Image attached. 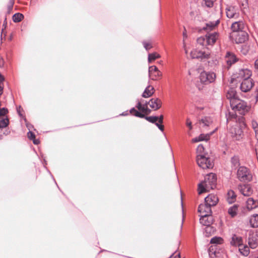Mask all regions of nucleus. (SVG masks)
Segmentation results:
<instances>
[{"label": "nucleus", "mask_w": 258, "mask_h": 258, "mask_svg": "<svg viewBox=\"0 0 258 258\" xmlns=\"http://www.w3.org/2000/svg\"><path fill=\"white\" fill-rule=\"evenodd\" d=\"M217 182L216 175L211 173L205 177L204 181L198 185L199 194H201L204 192L208 191L211 189L216 187Z\"/></svg>", "instance_id": "1"}, {"label": "nucleus", "mask_w": 258, "mask_h": 258, "mask_svg": "<svg viewBox=\"0 0 258 258\" xmlns=\"http://www.w3.org/2000/svg\"><path fill=\"white\" fill-rule=\"evenodd\" d=\"M231 107L234 111H238L240 114H244L247 111L248 106L246 102L239 98H233L231 100Z\"/></svg>", "instance_id": "2"}, {"label": "nucleus", "mask_w": 258, "mask_h": 258, "mask_svg": "<svg viewBox=\"0 0 258 258\" xmlns=\"http://www.w3.org/2000/svg\"><path fill=\"white\" fill-rule=\"evenodd\" d=\"M197 162L198 165L204 169L212 168L214 166L213 162L211 161L210 158L203 154L197 155Z\"/></svg>", "instance_id": "3"}, {"label": "nucleus", "mask_w": 258, "mask_h": 258, "mask_svg": "<svg viewBox=\"0 0 258 258\" xmlns=\"http://www.w3.org/2000/svg\"><path fill=\"white\" fill-rule=\"evenodd\" d=\"M237 176L241 181H250L252 179V176L249 169L244 166H240L238 168Z\"/></svg>", "instance_id": "4"}, {"label": "nucleus", "mask_w": 258, "mask_h": 258, "mask_svg": "<svg viewBox=\"0 0 258 258\" xmlns=\"http://www.w3.org/2000/svg\"><path fill=\"white\" fill-rule=\"evenodd\" d=\"M230 37L236 43H242L248 39V34L245 31L232 32Z\"/></svg>", "instance_id": "5"}, {"label": "nucleus", "mask_w": 258, "mask_h": 258, "mask_svg": "<svg viewBox=\"0 0 258 258\" xmlns=\"http://www.w3.org/2000/svg\"><path fill=\"white\" fill-rule=\"evenodd\" d=\"M216 76L214 72H202L200 76L201 82L205 84H209L215 81Z\"/></svg>", "instance_id": "6"}, {"label": "nucleus", "mask_w": 258, "mask_h": 258, "mask_svg": "<svg viewBox=\"0 0 258 258\" xmlns=\"http://www.w3.org/2000/svg\"><path fill=\"white\" fill-rule=\"evenodd\" d=\"M229 133L234 140L239 141L242 138L243 132L240 126L237 124L230 128Z\"/></svg>", "instance_id": "7"}, {"label": "nucleus", "mask_w": 258, "mask_h": 258, "mask_svg": "<svg viewBox=\"0 0 258 258\" xmlns=\"http://www.w3.org/2000/svg\"><path fill=\"white\" fill-rule=\"evenodd\" d=\"M254 85V82L250 78L243 79L240 84V89L243 92H247L250 90Z\"/></svg>", "instance_id": "8"}, {"label": "nucleus", "mask_w": 258, "mask_h": 258, "mask_svg": "<svg viewBox=\"0 0 258 258\" xmlns=\"http://www.w3.org/2000/svg\"><path fill=\"white\" fill-rule=\"evenodd\" d=\"M213 118L211 116H205L202 117L198 121L200 127L207 129L213 123Z\"/></svg>", "instance_id": "9"}, {"label": "nucleus", "mask_w": 258, "mask_h": 258, "mask_svg": "<svg viewBox=\"0 0 258 258\" xmlns=\"http://www.w3.org/2000/svg\"><path fill=\"white\" fill-rule=\"evenodd\" d=\"M226 16L230 19H237L239 16L238 10L233 6H228L226 9Z\"/></svg>", "instance_id": "10"}, {"label": "nucleus", "mask_w": 258, "mask_h": 258, "mask_svg": "<svg viewBox=\"0 0 258 258\" xmlns=\"http://www.w3.org/2000/svg\"><path fill=\"white\" fill-rule=\"evenodd\" d=\"M210 55L209 52H206L197 49L193 50L190 52V56L192 58H208Z\"/></svg>", "instance_id": "11"}, {"label": "nucleus", "mask_w": 258, "mask_h": 258, "mask_svg": "<svg viewBox=\"0 0 258 258\" xmlns=\"http://www.w3.org/2000/svg\"><path fill=\"white\" fill-rule=\"evenodd\" d=\"M162 73L155 66L149 67V76L153 80H156L157 78L161 76Z\"/></svg>", "instance_id": "12"}, {"label": "nucleus", "mask_w": 258, "mask_h": 258, "mask_svg": "<svg viewBox=\"0 0 258 258\" xmlns=\"http://www.w3.org/2000/svg\"><path fill=\"white\" fill-rule=\"evenodd\" d=\"M225 57L228 68L230 67L233 64L238 60V58L236 56L235 54L230 51L226 52Z\"/></svg>", "instance_id": "13"}, {"label": "nucleus", "mask_w": 258, "mask_h": 258, "mask_svg": "<svg viewBox=\"0 0 258 258\" xmlns=\"http://www.w3.org/2000/svg\"><path fill=\"white\" fill-rule=\"evenodd\" d=\"M200 222L203 225L209 226L211 225L213 221V218L212 214L210 215H200Z\"/></svg>", "instance_id": "14"}, {"label": "nucleus", "mask_w": 258, "mask_h": 258, "mask_svg": "<svg viewBox=\"0 0 258 258\" xmlns=\"http://www.w3.org/2000/svg\"><path fill=\"white\" fill-rule=\"evenodd\" d=\"M198 212L200 213V215H210L212 213L211 207L208 205L205 202V204H202L198 207Z\"/></svg>", "instance_id": "15"}, {"label": "nucleus", "mask_w": 258, "mask_h": 258, "mask_svg": "<svg viewBox=\"0 0 258 258\" xmlns=\"http://www.w3.org/2000/svg\"><path fill=\"white\" fill-rule=\"evenodd\" d=\"M238 188L244 196L248 197L252 194V189L249 185L240 184L238 185Z\"/></svg>", "instance_id": "16"}, {"label": "nucleus", "mask_w": 258, "mask_h": 258, "mask_svg": "<svg viewBox=\"0 0 258 258\" xmlns=\"http://www.w3.org/2000/svg\"><path fill=\"white\" fill-rule=\"evenodd\" d=\"M218 36V33L216 32L206 34L205 36L208 46H212L216 42Z\"/></svg>", "instance_id": "17"}, {"label": "nucleus", "mask_w": 258, "mask_h": 258, "mask_svg": "<svg viewBox=\"0 0 258 258\" xmlns=\"http://www.w3.org/2000/svg\"><path fill=\"white\" fill-rule=\"evenodd\" d=\"M218 202V197L214 194H209L205 198V202L211 207L216 206Z\"/></svg>", "instance_id": "18"}, {"label": "nucleus", "mask_w": 258, "mask_h": 258, "mask_svg": "<svg viewBox=\"0 0 258 258\" xmlns=\"http://www.w3.org/2000/svg\"><path fill=\"white\" fill-rule=\"evenodd\" d=\"M217 128L209 134H201L198 137L192 139V142L194 143H197L201 141H207L210 139V136L215 132Z\"/></svg>", "instance_id": "19"}, {"label": "nucleus", "mask_w": 258, "mask_h": 258, "mask_svg": "<svg viewBox=\"0 0 258 258\" xmlns=\"http://www.w3.org/2000/svg\"><path fill=\"white\" fill-rule=\"evenodd\" d=\"M244 23L242 21H235L232 23L231 25V29L232 32H239L240 31H244Z\"/></svg>", "instance_id": "20"}, {"label": "nucleus", "mask_w": 258, "mask_h": 258, "mask_svg": "<svg viewBox=\"0 0 258 258\" xmlns=\"http://www.w3.org/2000/svg\"><path fill=\"white\" fill-rule=\"evenodd\" d=\"M148 103L153 109L156 110L159 109L162 105V102L158 98H152L148 101Z\"/></svg>", "instance_id": "21"}, {"label": "nucleus", "mask_w": 258, "mask_h": 258, "mask_svg": "<svg viewBox=\"0 0 258 258\" xmlns=\"http://www.w3.org/2000/svg\"><path fill=\"white\" fill-rule=\"evenodd\" d=\"M251 76V72L248 69H241L239 71L237 78L242 79H246L250 78Z\"/></svg>", "instance_id": "22"}, {"label": "nucleus", "mask_w": 258, "mask_h": 258, "mask_svg": "<svg viewBox=\"0 0 258 258\" xmlns=\"http://www.w3.org/2000/svg\"><path fill=\"white\" fill-rule=\"evenodd\" d=\"M242 238L241 237L237 236L236 234H233L231 237L230 243L234 246H241L242 245Z\"/></svg>", "instance_id": "23"}, {"label": "nucleus", "mask_w": 258, "mask_h": 258, "mask_svg": "<svg viewBox=\"0 0 258 258\" xmlns=\"http://www.w3.org/2000/svg\"><path fill=\"white\" fill-rule=\"evenodd\" d=\"M246 206L248 210H252L258 207V201L252 198H249L246 201Z\"/></svg>", "instance_id": "24"}, {"label": "nucleus", "mask_w": 258, "mask_h": 258, "mask_svg": "<svg viewBox=\"0 0 258 258\" xmlns=\"http://www.w3.org/2000/svg\"><path fill=\"white\" fill-rule=\"evenodd\" d=\"M238 207L239 206L238 205L235 204L230 207L228 209V213L232 218H234L237 215Z\"/></svg>", "instance_id": "25"}, {"label": "nucleus", "mask_w": 258, "mask_h": 258, "mask_svg": "<svg viewBox=\"0 0 258 258\" xmlns=\"http://www.w3.org/2000/svg\"><path fill=\"white\" fill-rule=\"evenodd\" d=\"M249 223L251 227H258V214H255L252 215L249 219Z\"/></svg>", "instance_id": "26"}, {"label": "nucleus", "mask_w": 258, "mask_h": 258, "mask_svg": "<svg viewBox=\"0 0 258 258\" xmlns=\"http://www.w3.org/2000/svg\"><path fill=\"white\" fill-rule=\"evenodd\" d=\"M154 94V88L152 86H149L145 89L142 94V96L144 98H148Z\"/></svg>", "instance_id": "27"}, {"label": "nucleus", "mask_w": 258, "mask_h": 258, "mask_svg": "<svg viewBox=\"0 0 258 258\" xmlns=\"http://www.w3.org/2000/svg\"><path fill=\"white\" fill-rule=\"evenodd\" d=\"M231 167L233 169H236L239 166V159L238 156H234L231 158Z\"/></svg>", "instance_id": "28"}, {"label": "nucleus", "mask_w": 258, "mask_h": 258, "mask_svg": "<svg viewBox=\"0 0 258 258\" xmlns=\"http://www.w3.org/2000/svg\"><path fill=\"white\" fill-rule=\"evenodd\" d=\"M236 194L233 190H230L227 194V200L229 204H232L236 200Z\"/></svg>", "instance_id": "29"}, {"label": "nucleus", "mask_w": 258, "mask_h": 258, "mask_svg": "<svg viewBox=\"0 0 258 258\" xmlns=\"http://www.w3.org/2000/svg\"><path fill=\"white\" fill-rule=\"evenodd\" d=\"M239 251L243 255L247 256L249 253V248L247 246H243L242 244V246L239 247Z\"/></svg>", "instance_id": "30"}, {"label": "nucleus", "mask_w": 258, "mask_h": 258, "mask_svg": "<svg viewBox=\"0 0 258 258\" xmlns=\"http://www.w3.org/2000/svg\"><path fill=\"white\" fill-rule=\"evenodd\" d=\"M23 18V15L19 13H16L13 16V20L15 23L21 21Z\"/></svg>", "instance_id": "31"}, {"label": "nucleus", "mask_w": 258, "mask_h": 258, "mask_svg": "<svg viewBox=\"0 0 258 258\" xmlns=\"http://www.w3.org/2000/svg\"><path fill=\"white\" fill-rule=\"evenodd\" d=\"M227 97L228 99L230 100V104H231V100L233 98H238L236 97V92L231 89L229 91H228L227 94Z\"/></svg>", "instance_id": "32"}, {"label": "nucleus", "mask_w": 258, "mask_h": 258, "mask_svg": "<svg viewBox=\"0 0 258 258\" xmlns=\"http://www.w3.org/2000/svg\"><path fill=\"white\" fill-rule=\"evenodd\" d=\"M206 41H206L205 35L201 36L197 39L198 44H199L202 46H205L206 47H208V45L207 44ZM207 48H208V47H207Z\"/></svg>", "instance_id": "33"}, {"label": "nucleus", "mask_w": 258, "mask_h": 258, "mask_svg": "<svg viewBox=\"0 0 258 258\" xmlns=\"http://www.w3.org/2000/svg\"><path fill=\"white\" fill-rule=\"evenodd\" d=\"M160 57V55L156 52L152 53H149L148 54V62H151L152 61L155 60L156 59L159 58Z\"/></svg>", "instance_id": "34"}, {"label": "nucleus", "mask_w": 258, "mask_h": 258, "mask_svg": "<svg viewBox=\"0 0 258 258\" xmlns=\"http://www.w3.org/2000/svg\"><path fill=\"white\" fill-rule=\"evenodd\" d=\"M248 244L249 246L254 249L256 247L258 244V240L257 239H253V237L249 239Z\"/></svg>", "instance_id": "35"}, {"label": "nucleus", "mask_w": 258, "mask_h": 258, "mask_svg": "<svg viewBox=\"0 0 258 258\" xmlns=\"http://www.w3.org/2000/svg\"><path fill=\"white\" fill-rule=\"evenodd\" d=\"M9 123L8 118H3L0 120V130L6 127Z\"/></svg>", "instance_id": "36"}, {"label": "nucleus", "mask_w": 258, "mask_h": 258, "mask_svg": "<svg viewBox=\"0 0 258 258\" xmlns=\"http://www.w3.org/2000/svg\"><path fill=\"white\" fill-rule=\"evenodd\" d=\"M144 118H145L147 120H148L150 122L155 123V124L158 119V117L155 116H146L145 115V117Z\"/></svg>", "instance_id": "37"}, {"label": "nucleus", "mask_w": 258, "mask_h": 258, "mask_svg": "<svg viewBox=\"0 0 258 258\" xmlns=\"http://www.w3.org/2000/svg\"><path fill=\"white\" fill-rule=\"evenodd\" d=\"M216 0H203V5H205L208 8H211L213 6V3Z\"/></svg>", "instance_id": "38"}, {"label": "nucleus", "mask_w": 258, "mask_h": 258, "mask_svg": "<svg viewBox=\"0 0 258 258\" xmlns=\"http://www.w3.org/2000/svg\"><path fill=\"white\" fill-rule=\"evenodd\" d=\"M219 23V21L217 20L215 23L209 22L207 24V27L206 28V29H212L215 26H216Z\"/></svg>", "instance_id": "39"}, {"label": "nucleus", "mask_w": 258, "mask_h": 258, "mask_svg": "<svg viewBox=\"0 0 258 258\" xmlns=\"http://www.w3.org/2000/svg\"><path fill=\"white\" fill-rule=\"evenodd\" d=\"M136 107L140 110L143 112H146L145 109H144V107L142 104V101H138L137 105Z\"/></svg>", "instance_id": "40"}, {"label": "nucleus", "mask_w": 258, "mask_h": 258, "mask_svg": "<svg viewBox=\"0 0 258 258\" xmlns=\"http://www.w3.org/2000/svg\"><path fill=\"white\" fill-rule=\"evenodd\" d=\"M142 43L144 45V48L147 51L150 50L152 47L151 43L150 42H148L147 41H143Z\"/></svg>", "instance_id": "41"}, {"label": "nucleus", "mask_w": 258, "mask_h": 258, "mask_svg": "<svg viewBox=\"0 0 258 258\" xmlns=\"http://www.w3.org/2000/svg\"><path fill=\"white\" fill-rule=\"evenodd\" d=\"M221 240H222L221 238L215 237L212 238L211 239L210 242L211 243L218 244V243H220Z\"/></svg>", "instance_id": "42"}, {"label": "nucleus", "mask_w": 258, "mask_h": 258, "mask_svg": "<svg viewBox=\"0 0 258 258\" xmlns=\"http://www.w3.org/2000/svg\"><path fill=\"white\" fill-rule=\"evenodd\" d=\"M204 148L202 144H200L197 148V151L198 154H202L204 152Z\"/></svg>", "instance_id": "43"}, {"label": "nucleus", "mask_w": 258, "mask_h": 258, "mask_svg": "<svg viewBox=\"0 0 258 258\" xmlns=\"http://www.w3.org/2000/svg\"><path fill=\"white\" fill-rule=\"evenodd\" d=\"M215 229L211 225L207 226L205 228V232L206 233H209L210 234H211L212 233H213Z\"/></svg>", "instance_id": "44"}, {"label": "nucleus", "mask_w": 258, "mask_h": 258, "mask_svg": "<svg viewBox=\"0 0 258 258\" xmlns=\"http://www.w3.org/2000/svg\"><path fill=\"white\" fill-rule=\"evenodd\" d=\"M27 137L28 138L32 140L35 138V134L31 131H29L27 133Z\"/></svg>", "instance_id": "45"}, {"label": "nucleus", "mask_w": 258, "mask_h": 258, "mask_svg": "<svg viewBox=\"0 0 258 258\" xmlns=\"http://www.w3.org/2000/svg\"><path fill=\"white\" fill-rule=\"evenodd\" d=\"M14 4V0H10V1L9 5L8 6V10L9 13H10V11L13 9Z\"/></svg>", "instance_id": "46"}, {"label": "nucleus", "mask_w": 258, "mask_h": 258, "mask_svg": "<svg viewBox=\"0 0 258 258\" xmlns=\"http://www.w3.org/2000/svg\"><path fill=\"white\" fill-rule=\"evenodd\" d=\"M133 114L136 116L140 118H144L145 117V115L139 111H138L137 110L133 113Z\"/></svg>", "instance_id": "47"}, {"label": "nucleus", "mask_w": 258, "mask_h": 258, "mask_svg": "<svg viewBox=\"0 0 258 258\" xmlns=\"http://www.w3.org/2000/svg\"><path fill=\"white\" fill-rule=\"evenodd\" d=\"M141 101H142V104L144 107V109H145V111H147V109H148V105L149 104L148 102L145 101H144V100H141Z\"/></svg>", "instance_id": "48"}, {"label": "nucleus", "mask_w": 258, "mask_h": 258, "mask_svg": "<svg viewBox=\"0 0 258 258\" xmlns=\"http://www.w3.org/2000/svg\"><path fill=\"white\" fill-rule=\"evenodd\" d=\"M186 124L189 127V130H192V126L191 122L189 120V119L188 118H187V119H186Z\"/></svg>", "instance_id": "49"}, {"label": "nucleus", "mask_w": 258, "mask_h": 258, "mask_svg": "<svg viewBox=\"0 0 258 258\" xmlns=\"http://www.w3.org/2000/svg\"><path fill=\"white\" fill-rule=\"evenodd\" d=\"M251 125L253 130H255L256 128H258V124L255 121L253 120L252 121Z\"/></svg>", "instance_id": "50"}, {"label": "nucleus", "mask_w": 258, "mask_h": 258, "mask_svg": "<svg viewBox=\"0 0 258 258\" xmlns=\"http://www.w3.org/2000/svg\"><path fill=\"white\" fill-rule=\"evenodd\" d=\"M236 115V114L234 113H229V116L227 118V121H228L229 119L230 118H235Z\"/></svg>", "instance_id": "51"}, {"label": "nucleus", "mask_w": 258, "mask_h": 258, "mask_svg": "<svg viewBox=\"0 0 258 258\" xmlns=\"http://www.w3.org/2000/svg\"><path fill=\"white\" fill-rule=\"evenodd\" d=\"M155 125L158 127V128L161 131H163L164 130V126L163 125L160 124L157 122L155 123Z\"/></svg>", "instance_id": "52"}, {"label": "nucleus", "mask_w": 258, "mask_h": 258, "mask_svg": "<svg viewBox=\"0 0 258 258\" xmlns=\"http://www.w3.org/2000/svg\"><path fill=\"white\" fill-rule=\"evenodd\" d=\"M5 63V60L3 57L0 56V68L4 67Z\"/></svg>", "instance_id": "53"}, {"label": "nucleus", "mask_w": 258, "mask_h": 258, "mask_svg": "<svg viewBox=\"0 0 258 258\" xmlns=\"http://www.w3.org/2000/svg\"><path fill=\"white\" fill-rule=\"evenodd\" d=\"M254 68L258 71V59H256L254 61Z\"/></svg>", "instance_id": "54"}, {"label": "nucleus", "mask_w": 258, "mask_h": 258, "mask_svg": "<svg viewBox=\"0 0 258 258\" xmlns=\"http://www.w3.org/2000/svg\"><path fill=\"white\" fill-rule=\"evenodd\" d=\"M163 116L162 115H161L159 117H158V120L159 121V122L160 123H162L163 122Z\"/></svg>", "instance_id": "55"}, {"label": "nucleus", "mask_w": 258, "mask_h": 258, "mask_svg": "<svg viewBox=\"0 0 258 258\" xmlns=\"http://www.w3.org/2000/svg\"><path fill=\"white\" fill-rule=\"evenodd\" d=\"M32 140H33V143H34L35 145H38V144H39V143H40L39 140H37V139H35V138L34 139Z\"/></svg>", "instance_id": "56"}, {"label": "nucleus", "mask_w": 258, "mask_h": 258, "mask_svg": "<svg viewBox=\"0 0 258 258\" xmlns=\"http://www.w3.org/2000/svg\"><path fill=\"white\" fill-rule=\"evenodd\" d=\"M20 109H21V106H20L19 107H18L17 108V112L18 113L19 115L20 116H22V114L21 113V112H20Z\"/></svg>", "instance_id": "57"}, {"label": "nucleus", "mask_w": 258, "mask_h": 258, "mask_svg": "<svg viewBox=\"0 0 258 258\" xmlns=\"http://www.w3.org/2000/svg\"><path fill=\"white\" fill-rule=\"evenodd\" d=\"M136 111V109L134 107H133L130 109V112L132 114H133Z\"/></svg>", "instance_id": "58"}, {"label": "nucleus", "mask_w": 258, "mask_h": 258, "mask_svg": "<svg viewBox=\"0 0 258 258\" xmlns=\"http://www.w3.org/2000/svg\"><path fill=\"white\" fill-rule=\"evenodd\" d=\"M247 5V4L246 1H245V3L242 4V6L243 7V9L246 8Z\"/></svg>", "instance_id": "59"}, {"label": "nucleus", "mask_w": 258, "mask_h": 258, "mask_svg": "<svg viewBox=\"0 0 258 258\" xmlns=\"http://www.w3.org/2000/svg\"><path fill=\"white\" fill-rule=\"evenodd\" d=\"M183 41H184V39L187 37V35H186L185 30L183 32Z\"/></svg>", "instance_id": "60"}, {"label": "nucleus", "mask_w": 258, "mask_h": 258, "mask_svg": "<svg viewBox=\"0 0 258 258\" xmlns=\"http://www.w3.org/2000/svg\"><path fill=\"white\" fill-rule=\"evenodd\" d=\"M127 114H128L127 111H125V112H122L120 115H123V116H125Z\"/></svg>", "instance_id": "61"}, {"label": "nucleus", "mask_w": 258, "mask_h": 258, "mask_svg": "<svg viewBox=\"0 0 258 258\" xmlns=\"http://www.w3.org/2000/svg\"><path fill=\"white\" fill-rule=\"evenodd\" d=\"M178 257L179 258H180V253H178L177 255H176L174 257Z\"/></svg>", "instance_id": "62"}, {"label": "nucleus", "mask_w": 258, "mask_h": 258, "mask_svg": "<svg viewBox=\"0 0 258 258\" xmlns=\"http://www.w3.org/2000/svg\"><path fill=\"white\" fill-rule=\"evenodd\" d=\"M173 256H174V253H172V254L170 256V257H169L168 258H172Z\"/></svg>", "instance_id": "63"}, {"label": "nucleus", "mask_w": 258, "mask_h": 258, "mask_svg": "<svg viewBox=\"0 0 258 258\" xmlns=\"http://www.w3.org/2000/svg\"><path fill=\"white\" fill-rule=\"evenodd\" d=\"M150 111V110L148 108V109H147V111L146 112Z\"/></svg>", "instance_id": "64"}]
</instances>
